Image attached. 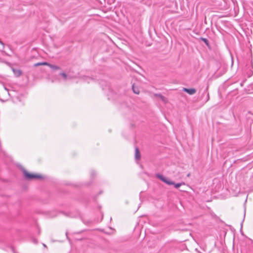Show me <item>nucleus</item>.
I'll return each instance as SVG.
<instances>
[{"instance_id": "6", "label": "nucleus", "mask_w": 253, "mask_h": 253, "mask_svg": "<svg viewBox=\"0 0 253 253\" xmlns=\"http://www.w3.org/2000/svg\"><path fill=\"white\" fill-rule=\"evenodd\" d=\"M105 83V82L104 81H101L100 82V84L102 87V89L105 90L106 89H108V90H110V85L108 84H107L104 86V84Z\"/></svg>"}, {"instance_id": "18", "label": "nucleus", "mask_w": 253, "mask_h": 253, "mask_svg": "<svg viewBox=\"0 0 253 253\" xmlns=\"http://www.w3.org/2000/svg\"><path fill=\"white\" fill-rule=\"evenodd\" d=\"M43 246L44 247H46V245L45 244H43Z\"/></svg>"}, {"instance_id": "3", "label": "nucleus", "mask_w": 253, "mask_h": 253, "mask_svg": "<svg viewBox=\"0 0 253 253\" xmlns=\"http://www.w3.org/2000/svg\"><path fill=\"white\" fill-rule=\"evenodd\" d=\"M253 67L250 62L247 63L244 68V72L248 77H251L253 74Z\"/></svg>"}, {"instance_id": "7", "label": "nucleus", "mask_w": 253, "mask_h": 253, "mask_svg": "<svg viewBox=\"0 0 253 253\" xmlns=\"http://www.w3.org/2000/svg\"><path fill=\"white\" fill-rule=\"evenodd\" d=\"M48 65H46V66H48L49 67H50L52 70H57L60 69V67L59 66H58L55 65H53L50 63H47Z\"/></svg>"}, {"instance_id": "20", "label": "nucleus", "mask_w": 253, "mask_h": 253, "mask_svg": "<svg viewBox=\"0 0 253 253\" xmlns=\"http://www.w3.org/2000/svg\"><path fill=\"white\" fill-rule=\"evenodd\" d=\"M244 218H245V212L244 213ZM244 220V219H243V220Z\"/></svg>"}, {"instance_id": "19", "label": "nucleus", "mask_w": 253, "mask_h": 253, "mask_svg": "<svg viewBox=\"0 0 253 253\" xmlns=\"http://www.w3.org/2000/svg\"><path fill=\"white\" fill-rule=\"evenodd\" d=\"M34 242L35 243H37V242L36 241V240H34Z\"/></svg>"}, {"instance_id": "1", "label": "nucleus", "mask_w": 253, "mask_h": 253, "mask_svg": "<svg viewBox=\"0 0 253 253\" xmlns=\"http://www.w3.org/2000/svg\"><path fill=\"white\" fill-rule=\"evenodd\" d=\"M156 177L160 179L161 181H162L163 182L169 185H174V187L176 188H178L181 185H185L184 182L175 183L174 181L170 180V179L169 178H167L164 176L162 174H161L160 173H156Z\"/></svg>"}, {"instance_id": "13", "label": "nucleus", "mask_w": 253, "mask_h": 253, "mask_svg": "<svg viewBox=\"0 0 253 253\" xmlns=\"http://www.w3.org/2000/svg\"><path fill=\"white\" fill-rule=\"evenodd\" d=\"M47 64V62H38L37 63H36L34 65V67H37L41 65H46Z\"/></svg>"}, {"instance_id": "14", "label": "nucleus", "mask_w": 253, "mask_h": 253, "mask_svg": "<svg viewBox=\"0 0 253 253\" xmlns=\"http://www.w3.org/2000/svg\"><path fill=\"white\" fill-rule=\"evenodd\" d=\"M60 75L62 76L64 80H66L67 78V75L66 73L62 72L60 73Z\"/></svg>"}, {"instance_id": "12", "label": "nucleus", "mask_w": 253, "mask_h": 253, "mask_svg": "<svg viewBox=\"0 0 253 253\" xmlns=\"http://www.w3.org/2000/svg\"><path fill=\"white\" fill-rule=\"evenodd\" d=\"M156 97L160 98L163 101L165 102L166 100V98L161 93H156L155 94Z\"/></svg>"}, {"instance_id": "8", "label": "nucleus", "mask_w": 253, "mask_h": 253, "mask_svg": "<svg viewBox=\"0 0 253 253\" xmlns=\"http://www.w3.org/2000/svg\"><path fill=\"white\" fill-rule=\"evenodd\" d=\"M12 71L16 77H19L21 75L22 72L20 70L13 68Z\"/></svg>"}, {"instance_id": "17", "label": "nucleus", "mask_w": 253, "mask_h": 253, "mask_svg": "<svg viewBox=\"0 0 253 253\" xmlns=\"http://www.w3.org/2000/svg\"><path fill=\"white\" fill-rule=\"evenodd\" d=\"M190 173H188V174H187V176L188 177L190 176Z\"/></svg>"}, {"instance_id": "15", "label": "nucleus", "mask_w": 253, "mask_h": 253, "mask_svg": "<svg viewBox=\"0 0 253 253\" xmlns=\"http://www.w3.org/2000/svg\"><path fill=\"white\" fill-rule=\"evenodd\" d=\"M0 44L2 45V48H4V43L1 41L0 39Z\"/></svg>"}, {"instance_id": "2", "label": "nucleus", "mask_w": 253, "mask_h": 253, "mask_svg": "<svg viewBox=\"0 0 253 253\" xmlns=\"http://www.w3.org/2000/svg\"><path fill=\"white\" fill-rule=\"evenodd\" d=\"M23 173L26 180H30L33 179H42L43 177L40 174L29 173L26 169H23Z\"/></svg>"}, {"instance_id": "4", "label": "nucleus", "mask_w": 253, "mask_h": 253, "mask_svg": "<svg viewBox=\"0 0 253 253\" xmlns=\"http://www.w3.org/2000/svg\"><path fill=\"white\" fill-rule=\"evenodd\" d=\"M182 90L190 95H193L196 92V90L194 88H183Z\"/></svg>"}, {"instance_id": "11", "label": "nucleus", "mask_w": 253, "mask_h": 253, "mask_svg": "<svg viewBox=\"0 0 253 253\" xmlns=\"http://www.w3.org/2000/svg\"><path fill=\"white\" fill-rule=\"evenodd\" d=\"M206 95V98L205 99V102H207L209 99H210V96H209V94L208 92H207V90H205L204 91V92H203V93L202 94V97H203V96Z\"/></svg>"}, {"instance_id": "10", "label": "nucleus", "mask_w": 253, "mask_h": 253, "mask_svg": "<svg viewBox=\"0 0 253 253\" xmlns=\"http://www.w3.org/2000/svg\"><path fill=\"white\" fill-rule=\"evenodd\" d=\"M200 40L201 41H203L206 44V45L208 47H210V46L209 41V40L205 38H203V37H201L200 38Z\"/></svg>"}, {"instance_id": "9", "label": "nucleus", "mask_w": 253, "mask_h": 253, "mask_svg": "<svg viewBox=\"0 0 253 253\" xmlns=\"http://www.w3.org/2000/svg\"><path fill=\"white\" fill-rule=\"evenodd\" d=\"M132 89L134 93L136 94H138L139 93V88L138 87L136 86L134 84L132 85Z\"/></svg>"}, {"instance_id": "5", "label": "nucleus", "mask_w": 253, "mask_h": 253, "mask_svg": "<svg viewBox=\"0 0 253 253\" xmlns=\"http://www.w3.org/2000/svg\"><path fill=\"white\" fill-rule=\"evenodd\" d=\"M141 157L140 153L139 152V149L137 147H136L135 149V158L136 160H139Z\"/></svg>"}, {"instance_id": "16", "label": "nucleus", "mask_w": 253, "mask_h": 253, "mask_svg": "<svg viewBox=\"0 0 253 253\" xmlns=\"http://www.w3.org/2000/svg\"><path fill=\"white\" fill-rule=\"evenodd\" d=\"M91 174L92 176L95 174V172L94 171H91Z\"/></svg>"}]
</instances>
